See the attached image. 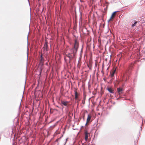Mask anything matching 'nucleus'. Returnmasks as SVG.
Instances as JSON below:
<instances>
[{
	"label": "nucleus",
	"mask_w": 145,
	"mask_h": 145,
	"mask_svg": "<svg viewBox=\"0 0 145 145\" xmlns=\"http://www.w3.org/2000/svg\"><path fill=\"white\" fill-rule=\"evenodd\" d=\"M137 23V22H135L132 25V27H133L136 25V24Z\"/></svg>",
	"instance_id": "10"
},
{
	"label": "nucleus",
	"mask_w": 145,
	"mask_h": 145,
	"mask_svg": "<svg viewBox=\"0 0 145 145\" xmlns=\"http://www.w3.org/2000/svg\"><path fill=\"white\" fill-rule=\"evenodd\" d=\"M112 18L110 17V19L108 20V22H109L111 20Z\"/></svg>",
	"instance_id": "15"
},
{
	"label": "nucleus",
	"mask_w": 145,
	"mask_h": 145,
	"mask_svg": "<svg viewBox=\"0 0 145 145\" xmlns=\"http://www.w3.org/2000/svg\"><path fill=\"white\" fill-rule=\"evenodd\" d=\"M123 89H121L120 88H118L117 89V91L119 94L120 95L122 93Z\"/></svg>",
	"instance_id": "3"
},
{
	"label": "nucleus",
	"mask_w": 145,
	"mask_h": 145,
	"mask_svg": "<svg viewBox=\"0 0 145 145\" xmlns=\"http://www.w3.org/2000/svg\"><path fill=\"white\" fill-rule=\"evenodd\" d=\"M68 139V138H67L65 140V141H64V144L63 145H65V144H66V142H67V140Z\"/></svg>",
	"instance_id": "13"
},
{
	"label": "nucleus",
	"mask_w": 145,
	"mask_h": 145,
	"mask_svg": "<svg viewBox=\"0 0 145 145\" xmlns=\"http://www.w3.org/2000/svg\"><path fill=\"white\" fill-rule=\"evenodd\" d=\"M75 92V98L76 99L78 98V93L76 90L74 91Z\"/></svg>",
	"instance_id": "8"
},
{
	"label": "nucleus",
	"mask_w": 145,
	"mask_h": 145,
	"mask_svg": "<svg viewBox=\"0 0 145 145\" xmlns=\"http://www.w3.org/2000/svg\"><path fill=\"white\" fill-rule=\"evenodd\" d=\"M44 50V51H47L48 46L47 43H45L44 46L43 47Z\"/></svg>",
	"instance_id": "4"
},
{
	"label": "nucleus",
	"mask_w": 145,
	"mask_h": 145,
	"mask_svg": "<svg viewBox=\"0 0 145 145\" xmlns=\"http://www.w3.org/2000/svg\"><path fill=\"white\" fill-rule=\"evenodd\" d=\"M79 47V43L77 41L75 40L74 46L70 50V52L65 54L64 57V59L65 62H67V57L69 59V62L70 63L71 60L75 58Z\"/></svg>",
	"instance_id": "1"
},
{
	"label": "nucleus",
	"mask_w": 145,
	"mask_h": 145,
	"mask_svg": "<svg viewBox=\"0 0 145 145\" xmlns=\"http://www.w3.org/2000/svg\"><path fill=\"white\" fill-rule=\"evenodd\" d=\"M91 119V116L89 115H88V118L87 119V122H89L90 120Z\"/></svg>",
	"instance_id": "7"
},
{
	"label": "nucleus",
	"mask_w": 145,
	"mask_h": 145,
	"mask_svg": "<svg viewBox=\"0 0 145 145\" xmlns=\"http://www.w3.org/2000/svg\"><path fill=\"white\" fill-rule=\"evenodd\" d=\"M61 138V137H60L59 139H56V141H57L58 140H59V139H60Z\"/></svg>",
	"instance_id": "16"
},
{
	"label": "nucleus",
	"mask_w": 145,
	"mask_h": 145,
	"mask_svg": "<svg viewBox=\"0 0 145 145\" xmlns=\"http://www.w3.org/2000/svg\"><path fill=\"white\" fill-rule=\"evenodd\" d=\"M40 61H43V57L42 56V55H41L40 56Z\"/></svg>",
	"instance_id": "12"
},
{
	"label": "nucleus",
	"mask_w": 145,
	"mask_h": 145,
	"mask_svg": "<svg viewBox=\"0 0 145 145\" xmlns=\"http://www.w3.org/2000/svg\"><path fill=\"white\" fill-rule=\"evenodd\" d=\"M39 64L41 66L43 65V61H40Z\"/></svg>",
	"instance_id": "11"
},
{
	"label": "nucleus",
	"mask_w": 145,
	"mask_h": 145,
	"mask_svg": "<svg viewBox=\"0 0 145 145\" xmlns=\"http://www.w3.org/2000/svg\"><path fill=\"white\" fill-rule=\"evenodd\" d=\"M140 128H141L140 130H142V127H140Z\"/></svg>",
	"instance_id": "18"
},
{
	"label": "nucleus",
	"mask_w": 145,
	"mask_h": 145,
	"mask_svg": "<svg viewBox=\"0 0 145 145\" xmlns=\"http://www.w3.org/2000/svg\"><path fill=\"white\" fill-rule=\"evenodd\" d=\"M114 73H115V72H114L112 73L111 74V76L112 77H113L114 76Z\"/></svg>",
	"instance_id": "14"
},
{
	"label": "nucleus",
	"mask_w": 145,
	"mask_h": 145,
	"mask_svg": "<svg viewBox=\"0 0 145 145\" xmlns=\"http://www.w3.org/2000/svg\"><path fill=\"white\" fill-rule=\"evenodd\" d=\"M69 103L68 101H61V103L64 106H67V103Z\"/></svg>",
	"instance_id": "2"
},
{
	"label": "nucleus",
	"mask_w": 145,
	"mask_h": 145,
	"mask_svg": "<svg viewBox=\"0 0 145 145\" xmlns=\"http://www.w3.org/2000/svg\"><path fill=\"white\" fill-rule=\"evenodd\" d=\"M88 138V133L87 131L85 132V139L86 141H87Z\"/></svg>",
	"instance_id": "5"
},
{
	"label": "nucleus",
	"mask_w": 145,
	"mask_h": 145,
	"mask_svg": "<svg viewBox=\"0 0 145 145\" xmlns=\"http://www.w3.org/2000/svg\"><path fill=\"white\" fill-rule=\"evenodd\" d=\"M117 11H115V12H113L112 15V16H111V18H112L113 17H114V16L115 15V14H116V13L117 12Z\"/></svg>",
	"instance_id": "9"
},
{
	"label": "nucleus",
	"mask_w": 145,
	"mask_h": 145,
	"mask_svg": "<svg viewBox=\"0 0 145 145\" xmlns=\"http://www.w3.org/2000/svg\"><path fill=\"white\" fill-rule=\"evenodd\" d=\"M88 122H87V121H86V123L85 124V126H86V125H87V123H88Z\"/></svg>",
	"instance_id": "17"
},
{
	"label": "nucleus",
	"mask_w": 145,
	"mask_h": 145,
	"mask_svg": "<svg viewBox=\"0 0 145 145\" xmlns=\"http://www.w3.org/2000/svg\"><path fill=\"white\" fill-rule=\"evenodd\" d=\"M109 91V92L111 93H114V92H113V90L111 88H108L107 89Z\"/></svg>",
	"instance_id": "6"
}]
</instances>
